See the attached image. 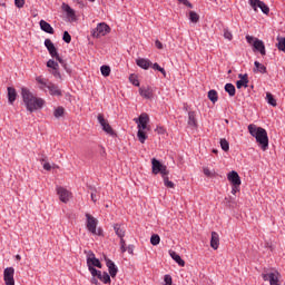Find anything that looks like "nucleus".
I'll use <instances>...</instances> for the list:
<instances>
[{
  "mask_svg": "<svg viewBox=\"0 0 285 285\" xmlns=\"http://www.w3.org/2000/svg\"><path fill=\"white\" fill-rule=\"evenodd\" d=\"M151 168L154 175L160 174L161 177H164V175H170V171H168L167 167L161 164V161L157 160V158L151 159Z\"/></svg>",
  "mask_w": 285,
  "mask_h": 285,
  "instance_id": "0eeeda50",
  "label": "nucleus"
},
{
  "mask_svg": "<svg viewBox=\"0 0 285 285\" xmlns=\"http://www.w3.org/2000/svg\"><path fill=\"white\" fill-rule=\"evenodd\" d=\"M91 202L97 203V194L91 193Z\"/></svg>",
  "mask_w": 285,
  "mask_h": 285,
  "instance_id": "680f3d73",
  "label": "nucleus"
},
{
  "mask_svg": "<svg viewBox=\"0 0 285 285\" xmlns=\"http://www.w3.org/2000/svg\"><path fill=\"white\" fill-rule=\"evenodd\" d=\"M210 246L214 250L219 248V234L217 232H212Z\"/></svg>",
  "mask_w": 285,
  "mask_h": 285,
  "instance_id": "6ab92c4d",
  "label": "nucleus"
},
{
  "mask_svg": "<svg viewBox=\"0 0 285 285\" xmlns=\"http://www.w3.org/2000/svg\"><path fill=\"white\" fill-rule=\"evenodd\" d=\"M100 72L102 77H110V66L104 65L100 67Z\"/></svg>",
  "mask_w": 285,
  "mask_h": 285,
  "instance_id": "473e14b6",
  "label": "nucleus"
},
{
  "mask_svg": "<svg viewBox=\"0 0 285 285\" xmlns=\"http://www.w3.org/2000/svg\"><path fill=\"white\" fill-rule=\"evenodd\" d=\"M220 148L224 150V153H228V150H230V144L228 140H226V138L220 139Z\"/></svg>",
  "mask_w": 285,
  "mask_h": 285,
  "instance_id": "7c9ffc66",
  "label": "nucleus"
},
{
  "mask_svg": "<svg viewBox=\"0 0 285 285\" xmlns=\"http://www.w3.org/2000/svg\"><path fill=\"white\" fill-rule=\"evenodd\" d=\"M255 39H258V38H255L253 36H246V41L247 43H249V46H253V43H255Z\"/></svg>",
  "mask_w": 285,
  "mask_h": 285,
  "instance_id": "864d4df0",
  "label": "nucleus"
},
{
  "mask_svg": "<svg viewBox=\"0 0 285 285\" xmlns=\"http://www.w3.org/2000/svg\"><path fill=\"white\" fill-rule=\"evenodd\" d=\"M88 267H96V268H101V261L99 258H92L89 264H87Z\"/></svg>",
  "mask_w": 285,
  "mask_h": 285,
  "instance_id": "c9c22d12",
  "label": "nucleus"
},
{
  "mask_svg": "<svg viewBox=\"0 0 285 285\" xmlns=\"http://www.w3.org/2000/svg\"><path fill=\"white\" fill-rule=\"evenodd\" d=\"M277 49L285 52V37H277Z\"/></svg>",
  "mask_w": 285,
  "mask_h": 285,
  "instance_id": "2f4dec72",
  "label": "nucleus"
},
{
  "mask_svg": "<svg viewBox=\"0 0 285 285\" xmlns=\"http://www.w3.org/2000/svg\"><path fill=\"white\" fill-rule=\"evenodd\" d=\"M16 8H23L26 6V0H14Z\"/></svg>",
  "mask_w": 285,
  "mask_h": 285,
  "instance_id": "3c124183",
  "label": "nucleus"
},
{
  "mask_svg": "<svg viewBox=\"0 0 285 285\" xmlns=\"http://www.w3.org/2000/svg\"><path fill=\"white\" fill-rule=\"evenodd\" d=\"M98 124H100L101 127L105 126V124H108L101 114L98 115Z\"/></svg>",
  "mask_w": 285,
  "mask_h": 285,
  "instance_id": "de8ad7c7",
  "label": "nucleus"
},
{
  "mask_svg": "<svg viewBox=\"0 0 285 285\" xmlns=\"http://www.w3.org/2000/svg\"><path fill=\"white\" fill-rule=\"evenodd\" d=\"M100 282H102L104 284H110L112 281L110 279V274H108L107 272L102 273L101 278H99Z\"/></svg>",
  "mask_w": 285,
  "mask_h": 285,
  "instance_id": "4c0bfd02",
  "label": "nucleus"
},
{
  "mask_svg": "<svg viewBox=\"0 0 285 285\" xmlns=\"http://www.w3.org/2000/svg\"><path fill=\"white\" fill-rule=\"evenodd\" d=\"M189 21H191V23H198L199 14H197L195 11H189Z\"/></svg>",
  "mask_w": 285,
  "mask_h": 285,
  "instance_id": "f704fd0d",
  "label": "nucleus"
},
{
  "mask_svg": "<svg viewBox=\"0 0 285 285\" xmlns=\"http://www.w3.org/2000/svg\"><path fill=\"white\" fill-rule=\"evenodd\" d=\"M43 168L45 170H52V166L50 165V163H45Z\"/></svg>",
  "mask_w": 285,
  "mask_h": 285,
  "instance_id": "052dcab7",
  "label": "nucleus"
},
{
  "mask_svg": "<svg viewBox=\"0 0 285 285\" xmlns=\"http://www.w3.org/2000/svg\"><path fill=\"white\" fill-rule=\"evenodd\" d=\"M62 10L66 11L67 17H68L69 19H71V21H75L76 13H75V10H73V9H71V8H70L68 4H66V3H62Z\"/></svg>",
  "mask_w": 285,
  "mask_h": 285,
  "instance_id": "4be33fe9",
  "label": "nucleus"
},
{
  "mask_svg": "<svg viewBox=\"0 0 285 285\" xmlns=\"http://www.w3.org/2000/svg\"><path fill=\"white\" fill-rule=\"evenodd\" d=\"M8 101L12 106L17 101V89L14 87H8Z\"/></svg>",
  "mask_w": 285,
  "mask_h": 285,
  "instance_id": "aec40b11",
  "label": "nucleus"
},
{
  "mask_svg": "<svg viewBox=\"0 0 285 285\" xmlns=\"http://www.w3.org/2000/svg\"><path fill=\"white\" fill-rule=\"evenodd\" d=\"M253 51L259 52L264 57L266 55V46L264 45V41L255 39L253 42Z\"/></svg>",
  "mask_w": 285,
  "mask_h": 285,
  "instance_id": "ddd939ff",
  "label": "nucleus"
},
{
  "mask_svg": "<svg viewBox=\"0 0 285 285\" xmlns=\"http://www.w3.org/2000/svg\"><path fill=\"white\" fill-rule=\"evenodd\" d=\"M139 95L145 99H153V89H150V87H140Z\"/></svg>",
  "mask_w": 285,
  "mask_h": 285,
  "instance_id": "a211bd4d",
  "label": "nucleus"
},
{
  "mask_svg": "<svg viewBox=\"0 0 285 285\" xmlns=\"http://www.w3.org/2000/svg\"><path fill=\"white\" fill-rule=\"evenodd\" d=\"M225 92H227L229 95V97H235V92H236L235 85H233L230 82L226 83Z\"/></svg>",
  "mask_w": 285,
  "mask_h": 285,
  "instance_id": "bb28decb",
  "label": "nucleus"
},
{
  "mask_svg": "<svg viewBox=\"0 0 285 285\" xmlns=\"http://www.w3.org/2000/svg\"><path fill=\"white\" fill-rule=\"evenodd\" d=\"M145 129H138L137 137L140 141V144H146V139H148V135H146Z\"/></svg>",
  "mask_w": 285,
  "mask_h": 285,
  "instance_id": "c85d7f7f",
  "label": "nucleus"
},
{
  "mask_svg": "<svg viewBox=\"0 0 285 285\" xmlns=\"http://www.w3.org/2000/svg\"><path fill=\"white\" fill-rule=\"evenodd\" d=\"M47 68H51L53 70L55 68H59V63L52 59L47 61Z\"/></svg>",
  "mask_w": 285,
  "mask_h": 285,
  "instance_id": "a19ab883",
  "label": "nucleus"
},
{
  "mask_svg": "<svg viewBox=\"0 0 285 285\" xmlns=\"http://www.w3.org/2000/svg\"><path fill=\"white\" fill-rule=\"evenodd\" d=\"M63 112H65L63 107H58V108L55 110L53 115H55V117H56L57 119H59V117H63Z\"/></svg>",
  "mask_w": 285,
  "mask_h": 285,
  "instance_id": "ea45409f",
  "label": "nucleus"
},
{
  "mask_svg": "<svg viewBox=\"0 0 285 285\" xmlns=\"http://www.w3.org/2000/svg\"><path fill=\"white\" fill-rule=\"evenodd\" d=\"M92 259H97V257L95 256V253L90 250L87 255V264H90Z\"/></svg>",
  "mask_w": 285,
  "mask_h": 285,
  "instance_id": "49530a36",
  "label": "nucleus"
},
{
  "mask_svg": "<svg viewBox=\"0 0 285 285\" xmlns=\"http://www.w3.org/2000/svg\"><path fill=\"white\" fill-rule=\"evenodd\" d=\"M188 126L191 128H197V119L195 118V111H189L188 112Z\"/></svg>",
  "mask_w": 285,
  "mask_h": 285,
  "instance_id": "b1692460",
  "label": "nucleus"
},
{
  "mask_svg": "<svg viewBox=\"0 0 285 285\" xmlns=\"http://www.w3.org/2000/svg\"><path fill=\"white\" fill-rule=\"evenodd\" d=\"M101 128H102V130H104L105 132H107V135H110V137H115V135H117V134H115V130H112V127H111L110 124H108V122H105V124L101 126Z\"/></svg>",
  "mask_w": 285,
  "mask_h": 285,
  "instance_id": "cd10ccee",
  "label": "nucleus"
},
{
  "mask_svg": "<svg viewBox=\"0 0 285 285\" xmlns=\"http://www.w3.org/2000/svg\"><path fill=\"white\" fill-rule=\"evenodd\" d=\"M208 99L209 101H212V104H217V101L219 100V96L217 94V90L212 89L208 91Z\"/></svg>",
  "mask_w": 285,
  "mask_h": 285,
  "instance_id": "a878e982",
  "label": "nucleus"
},
{
  "mask_svg": "<svg viewBox=\"0 0 285 285\" xmlns=\"http://www.w3.org/2000/svg\"><path fill=\"white\" fill-rule=\"evenodd\" d=\"M45 47L47 48L50 57H52V59H56L57 61H59V63L62 66L63 70H66V72L68 75H70V72H72V69H70V67H68V62H66V60H63V58L59 57V52L57 51V47H55V43L52 42V40L46 39Z\"/></svg>",
  "mask_w": 285,
  "mask_h": 285,
  "instance_id": "7ed1b4c3",
  "label": "nucleus"
},
{
  "mask_svg": "<svg viewBox=\"0 0 285 285\" xmlns=\"http://www.w3.org/2000/svg\"><path fill=\"white\" fill-rule=\"evenodd\" d=\"M155 46H156V48H157L158 50H164V43H161V41L156 40V41H155Z\"/></svg>",
  "mask_w": 285,
  "mask_h": 285,
  "instance_id": "bf43d9fd",
  "label": "nucleus"
},
{
  "mask_svg": "<svg viewBox=\"0 0 285 285\" xmlns=\"http://www.w3.org/2000/svg\"><path fill=\"white\" fill-rule=\"evenodd\" d=\"M41 161H46V159H41Z\"/></svg>",
  "mask_w": 285,
  "mask_h": 285,
  "instance_id": "774afa93",
  "label": "nucleus"
},
{
  "mask_svg": "<svg viewBox=\"0 0 285 285\" xmlns=\"http://www.w3.org/2000/svg\"><path fill=\"white\" fill-rule=\"evenodd\" d=\"M249 3L254 10L259 8L264 14H268V12H271V8H268L262 0H249Z\"/></svg>",
  "mask_w": 285,
  "mask_h": 285,
  "instance_id": "9d476101",
  "label": "nucleus"
},
{
  "mask_svg": "<svg viewBox=\"0 0 285 285\" xmlns=\"http://www.w3.org/2000/svg\"><path fill=\"white\" fill-rule=\"evenodd\" d=\"M238 78H240L238 81H236V88H248V73H239Z\"/></svg>",
  "mask_w": 285,
  "mask_h": 285,
  "instance_id": "2eb2a0df",
  "label": "nucleus"
},
{
  "mask_svg": "<svg viewBox=\"0 0 285 285\" xmlns=\"http://www.w3.org/2000/svg\"><path fill=\"white\" fill-rule=\"evenodd\" d=\"M134 121L138 125V130H150V127H148V124L150 122L148 114H141L138 118L134 119Z\"/></svg>",
  "mask_w": 285,
  "mask_h": 285,
  "instance_id": "6e6552de",
  "label": "nucleus"
},
{
  "mask_svg": "<svg viewBox=\"0 0 285 285\" xmlns=\"http://www.w3.org/2000/svg\"><path fill=\"white\" fill-rule=\"evenodd\" d=\"M88 271L92 275V277H97V272H98L97 268L89 265Z\"/></svg>",
  "mask_w": 285,
  "mask_h": 285,
  "instance_id": "5fc2aeb1",
  "label": "nucleus"
},
{
  "mask_svg": "<svg viewBox=\"0 0 285 285\" xmlns=\"http://www.w3.org/2000/svg\"><path fill=\"white\" fill-rule=\"evenodd\" d=\"M136 66H138L139 68H142V70H148V68L153 66V62L146 58H138L136 60Z\"/></svg>",
  "mask_w": 285,
  "mask_h": 285,
  "instance_id": "dca6fc26",
  "label": "nucleus"
},
{
  "mask_svg": "<svg viewBox=\"0 0 285 285\" xmlns=\"http://www.w3.org/2000/svg\"><path fill=\"white\" fill-rule=\"evenodd\" d=\"M56 190L62 204H68L70 202V191H68V189L63 187H57Z\"/></svg>",
  "mask_w": 285,
  "mask_h": 285,
  "instance_id": "9b49d317",
  "label": "nucleus"
},
{
  "mask_svg": "<svg viewBox=\"0 0 285 285\" xmlns=\"http://www.w3.org/2000/svg\"><path fill=\"white\" fill-rule=\"evenodd\" d=\"M21 97L28 112L41 110V108H43V104H46L42 98L35 97V95L30 92V89L26 87L21 88Z\"/></svg>",
  "mask_w": 285,
  "mask_h": 285,
  "instance_id": "f257e3e1",
  "label": "nucleus"
},
{
  "mask_svg": "<svg viewBox=\"0 0 285 285\" xmlns=\"http://www.w3.org/2000/svg\"><path fill=\"white\" fill-rule=\"evenodd\" d=\"M159 242H161V238L159 237V235H157V234L151 235L150 244L153 246H159Z\"/></svg>",
  "mask_w": 285,
  "mask_h": 285,
  "instance_id": "e433bc0d",
  "label": "nucleus"
},
{
  "mask_svg": "<svg viewBox=\"0 0 285 285\" xmlns=\"http://www.w3.org/2000/svg\"><path fill=\"white\" fill-rule=\"evenodd\" d=\"M62 41H65V43H70V41H72V37L70 36V33L68 31L63 32Z\"/></svg>",
  "mask_w": 285,
  "mask_h": 285,
  "instance_id": "c03bdc74",
  "label": "nucleus"
},
{
  "mask_svg": "<svg viewBox=\"0 0 285 285\" xmlns=\"http://www.w3.org/2000/svg\"><path fill=\"white\" fill-rule=\"evenodd\" d=\"M164 282H165L164 285H173V277L167 274V275H165V277H164Z\"/></svg>",
  "mask_w": 285,
  "mask_h": 285,
  "instance_id": "a18cd8bd",
  "label": "nucleus"
},
{
  "mask_svg": "<svg viewBox=\"0 0 285 285\" xmlns=\"http://www.w3.org/2000/svg\"><path fill=\"white\" fill-rule=\"evenodd\" d=\"M203 173L206 177H213V171L208 167H204Z\"/></svg>",
  "mask_w": 285,
  "mask_h": 285,
  "instance_id": "603ef678",
  "label": "nucleus"
},
{
  "mask_svg": "<svg viewBox=\"0 0 285 285\" xmlns=\"http://www.w3.org/2000/svg\"><path fill=\"white\" fill-rule=\"evenodd\" d=\"M37 83H39L40 90H46V88L49 90V95L52 97H61L63 94L61 92V89H59V86L48 82V80L41 76L36 78Z\"/></svg>",
  "mask_w": 285,
  "mask_h": 285,
  "instance_id": "20e7f679",
  "label": "nucleus"
},
{
  "mask_svg": "<svg viewBox=\"0 0 285 285\" xmlns=\"http://www.w3.org/2000/svg\"><path fill=\"white\" fill-rule=\"evenodd\" d=\"M232 195H237V193H239V187L242 185H232Z\"/></svg>",
  "mask_w": 285,
  "mask_h": 285,
  "instance_id": "6e6d98bb",
  "label": "nucleus"
},
{
  "mask_svg": "<svg viewBox=\"0 0 285 285\" xmlns=\"http://www.w3.org/2000/svg\"><path fill=\"white\" fill-rule=\"evenodd\" d=\"M151 68L154 70H158V72H161V75L164 77H166V69H164L161 66H159V63L155 62L154 65H151Z\"/></svg>",
  "mask_w": 285,
  "mask_h": 285,
  "instance_id": "58836bf2",
  "label": "nucleus"
},
{
  "mask_svg": "<svg viewBox=\"0 0 285 285\" xmlns=\"http://www.w3.org/2000/svg\"><path fill=\"white\" fill-rule=\"evenodd\" d=\"M169 255L174 259V262L178 264V266H186V262L181 259V256H179V254H177L176 252H170Z\"/></svg>",
  "mask_w": 285,
  "mask_h": 285,
  "instance_id": "5701e85b",
  "label": "nucleus"
},
{
  "mask_svg": "<svg viewBox=\"0 0 285 285\" xmlns=\"http://www.w3.org/2000/svg\"><path fill=\"white\" fill-rule=\"evenodd\" d=\"M120 253H126V239L120 238Z\"/></svg>",
  "mask_w": 285,
  "mask_h": 285,
  "instance_id": "8fccbe9b",
  "label": "nucleus"
},
{
  "mask_svg": "<svg viewBox=\"0 0 285 285\" xmlns=\"http://www.w3.org/2000/svg\"><path fill=\"white\" fill-rule=\"evenodd\" d=\"M213 153H214L215 155H217L218 150H217V149H213Z\"/></svg>",
  "mask_w": 285,
  "mask_h": 285,
  "instance_id": "338daca9",
  "label": "nucleus"
},
{
  "mask_svg": "<svg viewBox=\"0 0 285 285\" xmlns=\"http://www.w3.org/2000/svg\"><path fill=\"white\" fill-rule=\"evenodd\" d=\"M91 284L99 285V281H97V278L92 277V278H91Z\"/></svg>",
  "mask_w": 285,
  "mask_h": 285,
  "instance_id": "0e129e2a",
  "label": "nucleus"
},
{
  "mask_svg": "<svg viewBox=\"0 0 285 285\" xmlns=\"http://www.w3.org/2000/svg\"><path fill=\"white\" fill-rule=\"evenodd\" d=\"M16 259H17L18 262H21V255H16Z\"/></svg>",
  "mask_w": 285,
  "mask_h": 285,
  "instance_id": "69168bd1",
  "label": "nucleus"
},
{
  "mask_svg": "<svg viewBox=\"0 0 285 285\" xmlns=\"http://www.w3.org/2000/svg\"><path fill=\"white\" fill-rule=\"evenodd\" d=\"M161 177H163L164 185L166 186V188H175V183L170 181V179L168 178V175H164Z\"/></svg>",
  "mask_w": 285,
  "mask_h": 285,
  "instance_id": "72a5a7b5",
  "label": "nucleus"
},
{
  "mask_svg": "<svg viewBox=\"0 0 285 285\" xmlns=\"http://www.w3.org/2000/svg\"><path fill=\"white\" fill-rule=\"evenodd\" d=\"M3 281L6 285H14V267L4 268Z\"/></svg>",
  "mask_w": 285,
  "mask_h": 285,
  "instance_id": "1a4fd4ad",
  "label": "nucleus"
},
{
  "mask_svg": "<svg viewBox=\"0 0 285 285\" xmlns=\"http://www.w3.org/2000/svg\"><path fill=\"white\" fill-rule=\"evenodd\" d=\"M248 132L252 137H255L257 144H259L262 150H268V132L262 127L255 125H248Z\"/></svg>",
  "mask_w": 285,
  "mask_h": 285,
  "instance_id": "f03ea898",
  "label": "nucleus"
},
{
  "mask_svg": "<svg viewBox=\"0 0 285 285\" xmlns=\"http://www.w3.org/2000/svg\"><path fill=\"white\" fill-rule=\"evenodd\" d=\"M227 179L232 184V186H242V178L239 174L235 170H232L227 174Z\"/></svg>",
  "mask_w": 285,
  "mask_h": 285,
  "instance_id": "f8f14e48",
  "label": "nucleus"
},
{
  "mask_svg": "<svg viewBox=\"0 0 285 285\" xmlns=\"http://www.w3.org/2000/svg\"><path fill=\"white\" fill-rule=\"evenodd\" d=\"M106 35H110V26H108L106 22L98 23L97 27L91 30V37H94V39L106 37Z\"/></svg>",
  "mask_w": 285,
  "mask_h": 285,
  "instance_id": "39448f33",
  "label": "nucleus"
},
{
  "mask_svg": "<svg viewBox=\"0 0 285 285\" xmlns=\"http://www.w3.org/2000/svg\"><path fill=\"white\" fill-rule=\"evenodd\" d=\"M106 266L108 268L110 277L115 278L117 277V273H119V268L117 265H115V262H112L110 258H106Z\"/></svg>",
  "mask_w": 285,
  "mask_h": 285,
  "instance_id": "4468645a",
  "label": "nucleus"
},
{
  "mask_svg": "<svg viewBox=\"0 0 285 285\" xmlns=\"http://www.w3.org/2000/svg\"><path fill=\"white\" fill-rule=\"evenodd\" d=\"M266 101L269 106H273L274 108L277 106V100L275 99V97L271 92L266 94Z\"/></svg>",
  "mask_w": 285,
  "mask_h": 285,
  "instance_id": "c756f323",
  "label": "nucleus"
},
{
  "mask_svg": "<svg viewBox=\"0 0 285 285\" xmlns=\"http://www.w3.org/2000/svg\"><path fill=\"white\" fill-rule=\"evenodd\" d=\"M224 37L225 39H228V41H233V33L227 29L224 30Z\"/></svg>",
  "mask_w": 285,
  "mask_h": 285,
  "instance_id": "09e8293b",
  "label": "nucleus"
},
{
  "mask_svg": "<svg viewBox=\"0 0 285 285\" xmlns=\"http://www.w3.org/2000/svg\"><path fill=\"white\" fill-rule=\"evenodd\" d=\"M86 219H87V223H86V226H87V230L89 233H91V235H98V236H101V229H98L97 232V224H99V222L97 220V218H95L92 215L90 214H86L85 215Z\"/></svg>",
  "mask_w": 285,
  "mask_h": 285,
  "instance_id": "423d86ee",
  "label": "nucleus"
},
{
  "mask_svg": "<svg viewBox=\"0 0 285 285\" xmlns=\"http://www.w3.org/2000/svg\"><path fill=\"white\" fill-rule=\"evenodd\" d=\"M40 30L43 32H47V35H55V28L50 23H48L46 20H40Z\"/></svg>",
  "mask_w": 285,
  "mask_h": 285,
  "instance_id": "f3484780",
  "label": "nucleus"
},
{
  "mask_svg": "<svg viewBox=\"0 0 285 285\" xmlns=\"http://www.w3.org/2000/svg\"><path fill=\"white\" fill-rule=\"evenodd\" d=\"M126 250L129 253V255H134L135 254V245H128L126 247Z\"/></svg>",
  "mask_w": 285,
  "mask_h": 285,
  "instance_id": "13d9d810",
  "label": "nucleus"
},
{
  "mask_svg": "<svg viewBox=\"0 0 285 285\" xmlns=\"http://www.w3.org/2000/svg\"><path fill=\"white\" fill-rule=\"evenodd\" d=\"M50 72H51V75H53V77H55L56 79H63V78L61 77V72H59V67L53 68Z\"/></svg>",
  "mask_w": 285,
  "mask_h": 285,
  "instance_id": "79ce46f5",
  "label": "nucleus"
},
{
  "mask_svg": "<svg viewBox=\"0 0 285 285\" xmlns=\"http://www.w3.org/2000/svg\"><path fill=\"white\" fill-rule=\"evenodd\" d=\"M114 230L119 238L126 237V228L121 224H115L114 225Z\"/></svg>",
  "mask_w": 285,
  "mask_h": 285,
  "instance_id": "412c9836",
  "label": "nucleus"
},
{
  "mask_svg": "<svg viewBox=\"0 0 285 285\" xmlns=\"http://www.w3.org/2000/svg\"><path fill=\"white\" fill-rule=\"evenodd\" d=\"M129 81H130V83H132V86L139 87V79H137V76L130 75Z\"/></svg>",
  "mask_w": 285,
  "mask_h": 285,
  "instance_id": "37998d69",
  "label": "nucleus"
},
{
  "mask_svg": "<svg viewBox=\"0 0 285 285\" xmlns=\"http://www.w3.org/2000/svg\"><path fill=\"white\" fill-rule=\"evenodd\" d=\"M179 3H183V6H186L187 8L193 9V3H190V1L188 0H178Z\"/></svg>",
  "mask_w": 285,
  "mask_h": 285,
  "instance_id": "4d7b16f0",
  "label": "nucleus"
},
{
  "mask_svg": "<svg viewBox=\"0 0 285 285\" xmlns=\"http://www.w3.org/2000/svg\"><path fill=\"white\" fill-rule=\"evenodd\" d=\"M254 66V72H261V75H266V66L262 65L259 61H255Z\"/></svg>",
  "mask_w": 285,
  "mask_h": 285,
  "instance_id": "393cba45",
  "label": "nucleus"
},
{
  "mask_svg": "<svg viewBox=\"0 0 285 285\" xmlns=\"http://www.w3.org/2000/svg\"><path fill=\"white\" fill-rule=\"evenodd\" d=\"M104 274H101V271H99L98 269V272H97V274H96V277L98 278V279H101V276H102Z\"/></svg>",
  "mask_w": 285,
  "mask_h": 285,
  "instance_id": "e2e57ef3",
  "label": "nucleus"
}]
</instances>
